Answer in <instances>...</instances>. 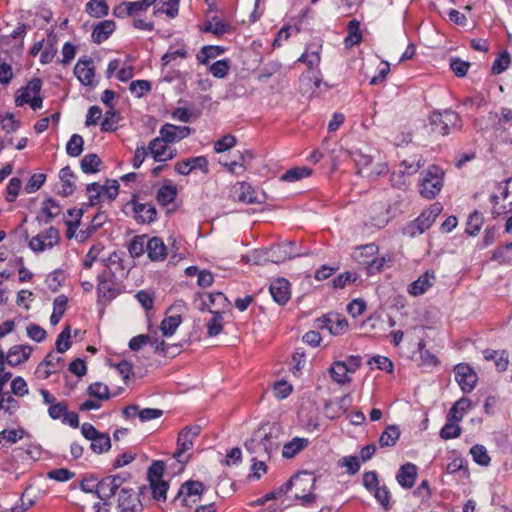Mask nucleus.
<instances>
[{"instance_id":"obj_1","label":"nucleus","mask_w":512,"mask_h":512,"mask_svg":"<svg viewBox=\"0 0 512 512\" xmlns=\"http://www.w3.org/2000/svg\"><path fill=\"white\" fill-rule=\"evenodd\" d=\"M443 170L436 166H430L423 175L419 192L426 199L435 198L443 187Z\"/></svg>"},{"instance_id":"obj_2","label":"nucleus","mask_w":512,"mask_h":512,"mask_svg":"<svg viewBox=\"0 0 512 512\" xmlns=\"http://www.w3.org/2000/svg\"><path fill=\"white\" fill-rule=\"evenodd\" d=\"M201 427L199 425H192L184 427L178 434L177 437V450L174 453V457L177 458L178 462L185 464L188 462L190 456L182 459L185 452L191 450L194 446L195 439L200 434Z\"/></svg>"},{"instance_id":"obj_3","label":"nucleus","mask_w":512,"mask_h":512,"mask_svg":"<svg viewBox=\"0 0 512 512\" xmlns=\"http://www.w3.org/2000/svg\"><path fill=\"white\" fill-rule=\"evenodd\" d=\"M86 191L89 195V205L93 206L103 197H107L110 201L114 200L118 196L119 184L116 180L107 181L106 185L94 182L87 185Z\"/></svg>"},{"instance_id":"obj_4","label":"nucleus","mask_w":512,"mask_h":512,"mask_svg":"<svg viewBox=\"0 0 512 512\" xmlns=\"http://www.w3.org/2000/svg\"><path fill=\"white\" fill-rule=\"evenodd\" d=\"M455 379L463 393H470L476 386L478 376L475 370L467 363H460L454 367Z\"/></svg>"},{"instance_id":"obj_5","label":"nucleus","mask_w":512,"mask_h":512,"mask_svg":"<svg viewBox=\"0 0 512 512\" xmlns=\"http://www.w3.org/2000/svg\"><path fill=\"white\" fill-rule=\"evenodd\" d=\"M315 328L327 329L332 335H341L348 328L346 318L339 314L329 313L315 320Z\"/></svg>"},{"instance_id":"obj_6","label":"nucleus","mask_w":512,"mask_h":512,"mask_svg":"<svg viewBox=\"0 0 512 512\" xmlns=\"http://www.w3.org/2000/svg\"><path fill=\"white\" fill-rule=\"evenodd\" d=\"M127 205L131 206L134 213V218L137 223L149 224L155 221L157 217L156 207L150 203L138 202L136 195H133L131 201Z\"/></svg>"},{"instance_id":"obj_7","label":"nucleus","mask_w":512,"mask_h":512,"mask_svg":"<svg viewBox=\"0 0 512 512\" xmlns=\"http://www.w3.org/2000/svg\"><path fill=\"white\" fill-rule=\"evenodd\" d=\"M168 143L162 136L154 138L149 143L147 149L155 162H164L175 157V150H170L167 145Z\"/></svg>"},{"instance_id":"obj_8","label":"nucleus","mask_w":512,"mask_h":512,"mask_svg":"<svg viewBox=\"0 0 512 512\" xmlns=\"http://www.w3.org/2000/svg\"><path fill=\"white\" fill-rule=\"evenodd\" d=\"M295 243L291 241L282 242L273 246L269 250V260L273 263H282L287 259L301 256L300 253L294 251Z\"/></svg>"},{"instance_id":"obj_9","label":"nucleus","mask_w":512,"mask_h":512,"mask_svg":"<svg viewBox=\"0 0 512 512\" xmlns=\"http://www.w3.org/2000/svg\"><path fill=\"white\" fill-rule=\"evenodd\" d=\"M98 294L102 297L112 299L116 296L115 272L111 269H104L97 277Z\"/></svg>"},{"instance_id":"obj_10","label":"nucleus","mask_w":512,"mask_h":512,"mask_svg":"<svg viewBox=\"0 0 512 512\" xmlns=\"http://www.w3.org/2000/svg\"><path fill=\"white\" fill-rule=\"evenodd\" d=\"M120 512H141L142 506L139 499L133 494L132 489L122 488L118 497Z\"/></svg>"},{"instance_id":"obj_11","label":"nucleus","mask_w":512,"mask_h":512,"mask_svg":"<svg viewBox=\"0 0 512 512\" xmlns=\"http://www.w3.org/2000/svg\"><path fill=\"white\" fill-rule=\"evenodd\" d=\"M74 74L85 86L93 85L95 68L91 59H79L74 67Z\"/></svg>"},{"instance_id":"obj_12","label":"nucleus","mask_w":512,"mask_h":512,"mask_svg":"<svg viewBox=\"0 0 512 512\" xmlns=\"http://www.w3.org/2000/svg\"><path fill=\"white\" fill-rule=\"evenodd\" d=\"M191 133V128L188 126H176L173 124L166 123L160 129V136L166 141L173 143L180 141Z\"/></svg>"},{"instance_id":"obj_13","label":"nucleus","mask_w":512,"mask_h":512,"mask_svg":"<svg viewBox=\"0 0 512 512\" xmlns=\"http://www.w3.org/2000/svg\"><path fill=\"white\" fill-rule=\"evenodd\" d=\"M290 284L284 278L273 281L270 285V293L273 300L279 305H284L290 299Z\"/></svg>"},{"instance_id":"obj_14","label":"nucleus","mask_w":512,"mask_h":512,"mask_svg":"<svg viewBox=\"0 0 512 512\" xmlns=\"http://www.w3.org/2000/svg\"><path fill=\"white\" fill-rule=\"evenodd\" d=\"M146 253L153 262L164 261L167 257V247L160 237H148Z\"/></svg>"},{"instance_id":"obj_15","label":"nucleus","mask_w":512,"mask_h":512,"mask_svg":"<svg viewBox=\"0 0 512 512\" xmlns=\"http://www.w3.org/2000/svg\"><path fill=\"white\" fill-rule=\"evenodd\" d=\"M417 477V466L413 463H406L399 468L396 475V480L399 485L405 489H410L414 486Z\"/></svg>"},{"instance_id":"obj_16","label":"nucleus","mask_w":512,"mask_h":512,"mask_svg":"<svg viewBox=\"0 0 512 512\" xmlns=\"http://www.w3.org/2000/svg\"><path fill=\"white\" fill-rule=\"evenodd\" d=\"M434 280V271L427 270L423 275L409 285V294L413 296H420L424 294L430 287H432Z\"/></svg>"},{"instance_id":"obj_17","label":"nucleus","mask_w":512,"mask_h":512,"mask_svg":"<svg viewBox=\"0 0 512 512\" xmlns=\"http://www.w3.org/2000/svg\"><path fill=\"white\" fill-rule=\"evenodd\" d=\"M316 481V478L308 472H301L296 475H294L289 481L281 485L276 492V497L281 496L283 494L288 493L292 487L293 484H306L308 488H311L313 483Z\"/></svg>"},{"instance_id":"obj_18","label":"nucleus","mask_w":512,"mask_h":512,"mask_svg":"<svg viewBox=\"0 0 512 512\" xmlns=\"http://www.w3.org/2000/svg\"><path fill=\"white\" fill-rule=\"evenodd\" d=\"M31 352L32 347L29 345H15L9 349L6 361L10 366H17L27 361Z\"/></svg>"},{"instance_id":"obj_19","label":"nucleus","mask_w":512,"mask_h":512,"mask_svg":"<svg viewBox=\"0 0 512 512\" xmlns=\"http://www.w3.org/2000/svg\"><path fill=\"white\" fill-rule=\"evenodd\" d=\"M116 24L113 20H103L96 24L92 31V41L96 44H101L106 41L110 35L115 31Z\"/></svg>"},{"instance_id":"obj_20","label":"nucleus","mask_w":512,"mask_h":512,"mask_svg":"<svg viewBox=\"0 0 512 512\" xmlns=\"http://www.w3.org/2000/svg\"><path fill=\"white\" fill-rule=\"evenodd\" d=\"M203 491L204 485L202 482L189 480L181 486L175 500L183 496L182 505L188 506V498L192 496H200L203 493Z\"/></svg>"},{"instance_id":"obj_21","label":"nucleus","mask_w":512,"mask_h":512,"mask_svg":"<svg viewBox=\"0 0 512 512\" xmlns=\"http://www.w3.org/2000/svg\"><path fill=\"white\" fill-rule=\"evenodd\" d=\"M321 48L322 46L316 43L308 44L305 52L298 59V62H303L307 64L308 68L311 70L318 68L321 60Z\"/></svg>"},{"instance_id":"obj_22","label":"nucleus","mask_w":512,"mask_h":512,"mask_svg":"<svg viewBox=\"0 0 512 512\" xmlns=\"http://www.w3.org/2000/svg\"><path fill=\"white\" fill-rule=\"evenodd\" d=\"M59 178L62 182V190L60 195L64 197L72 195L76 189V185L74 183L76 176L71 168L69 166L62 168L59 172Z\"/></svg>"},{"instance_id":"obj_23","label":"nucleus","mask_w":512,"mask_h":512,"mask_svg":"<svg viewBox=\"0 0 512 512\" xmlns=\"http://www.w3.org/2000/svg\"><path fill=\"white\" fill-rule=\"evenodd\" d=\"M235 194L239 201L248 204L262 203L263 201L257 196L252 186L246 182L238 183V187L235 189Z\"/></svg>"},{"instance_id":"obj_24","label":"nucleus","mask_w":512,"mask_h":512,"mask_svg":"<svg viewBox=\"0 0 512 512\" xmlns=\"http://www.w3.org/2000/svg\"><path fill=\"white\" fill-rule=\"evenodd\" d=\"M258 430H261L260 437L264 438L261 439L263 454H265L266 459H270L272 453L279 447V444L275 441L276 435H273L272 427L269 428V431L266 430L265 426L260 427Z\"/></svg>"},{"instance_id":"obj_25","label":"nucleus","mask_w":512,"mask_h":512,"mask_svg":"<svg viewBox=\"0 0 512 512\" xmlns=\"http://www.w3.org/2000/svg\"><path fill=\"white\" fill-rule=\"evenodd\" d=\"M471 407V401L466 398L462 397L458 401H456L453 406L450 408L448 414H447V420L448 421H461L466 412Z\"/></svg>"},{"instance_id":"obj_26","label":"nucleus","mask_w":512,"mask_h":512,"mask_svg":"<svg viewBox=\"0 0 512 512\" xmlns=\"http://www.w3.org/2000/svg\"><path fill=\"white\" fill-rule=\"evenodd\" d=\"M309 444L307 438L295 437L283 446L282 456L286 459L295 457L300 451L305 449Z\"/></svg>"},{"instance_id":"obj_27","label":"nucleus","mask_w":512,"mask_h":512,"mask_svg":"<svg viewBox=\"0 0 512 512\" xmlns=\"http://www.w3.org/2000/svg\"><path fill=\"white\" fill-rule=\"evenodd\" d=\"M483 355H484L485 360L495 362V366L498 371L502 372L507 369L509 360H508V354L506 351L485 349L483 351Z\"/></svg>"},{"instance_id":"obj_28","label":"nucleus","mask_w":512,"mask_h":512,"mask_svg":"<svg viewBox=\"0 0 512 512\" xmlns=\"http://www.w3.org/2000/svg\"><path fill=\"white\" fill-rule=\"evenodd\" d=\"M116 493L115 484L110 483V478H103L96 483L95 494L104 501V505L108 506V500Z\"/></svg>"},{"instance_id":"obj_29","label":"nucleus","mask_w":512,"mask_h":512,"mask_svg":"<svg viewBox=\"0 0 512 512\" xmlns=\"http://www.w3.org/2000/svg\"><path fill=\"white\" fill-rule=\"evenodd\" d=\"M148 235H137L134 236L129 245L128 251L132 258H138L147 251Z\"/></svg>"},{"instance_id":"obj_30","label":"nucleus","mask_w":512,"mask_h":512,"mask_svg":"<svg viewBox=\"0 0 512 512\" xmlns=\"http://www.w3.org/2000/svg\"><path fill=\"white\" fill-rule=\"evenodd\" d=\"M329 372L331 374L332 379L338 384H346L351 381L350 377H348V365L343 361H336L330 367Z\"/></svg>"},{"instance_id":"obj_31","label":"nucleus","mask_w":512,"mask_h":512,"mask_svg":"<svg viewBox=\"0 0 512 512\" xmlns=\"http://www.w3.org/2000/svg\"><path fill=\"white\" fill-rule=\"evenodd\" d=\"M400 437V430L397 425H389L381 433L379 444L381 447H393Z\"/></svg>"},{"instance_id":"obj_32","label":"nucleus","mask_w":512,"mask_h":512,"mask_svg":"<svg viewBox=\"0 0 512 512\" xmlns=\"http://www.w3.org/2000/svg\"><path fill=\"white\" fill-rule=\"evenodd\" d=\"M348 35L345 37V44L347 47L357 45L362 40V34L360 30V22L356 19L349 21L347 25Z\"/></svg>"},{"instance_id":"obj_33","label":"nucleus","mask_w":512,"mask_h":512,"mask_svg":"<svg viewBox=\"0 0 512 512\" xmlns=\"http://www.w3.org/2000/svg\"><path fill=\"white\" fill-rule=\"evenodd\" d=\"M101 164L102 161L97 154L89 153L82 158L80 167L85 174H95L99 171Z\"/></svg>"},{"instance_id":"obj_34","label":"nucleus","mask_w":512,"mask_h":512,"mask_svg":"<svg viewBox=\"0 0 512 512\" xmlns=\"http://www.w3.org/2000/svg\"><path fill=\"white\" fill-rule=\"evenodd\" d=\"M119 112L114 108L110 107L105 113L104 119L101 122L102 132H113L118 128Z\"/></svg>"},{"instance_id":"obj_35","label":"nucleus","mask_w":512,"mask_h":512,"mask_svg":"<svg viewBox=\"0 0 512 512\" xmlns=\"http://www.w3.org/2000/svg\"><path fill=\"white\" fill-rule=\"evenodd\" d=\"M225 52V48L222 46L206 45L201 48L197 54V60L200 64H208V61Z\"/></svg>"},{"instance_id":"obj_36","label":"nucleus","mask_w":512,"mask_h":512,"mask_svg":"<svg viewBox=\"0 0 512 512\" xmlns=\"http://www.w3.org/2000/svg\"><path fill=\"white\" fill-rule=\"evenodd\" d=\"M68 298L65 295H59L53 302V313L50 317L52 325H57L66 311Z\"/></svg>"},{"instance_id":"obj_37","label":"nucleus","mask_w":512,"mask_h":512,"mask_svg":"<svg viewBox=\"0 0 512 512\" xmlns=\"http://www.w3.org/2000/svg\"><path fill=\"white\" fill-rule=\"evenodd\" d=\"M86 12L94 18H101L108 15L109 7L106 0H90L86 4Z\"/></svg>"},{"instance_id":"obj_38","label":"nucleus","mask_w":512,"mask_h":512,"mask_svg":"<svg viewBox=\"0 0 512 512\" xmlns=\"http://www.w3.org/2000/svg\"><path fill=\"white\" fill-rule=\"evenodd\" d=\"M261 436V430H257L253 433L252 437L247 440L244 444L247 451L251 454H255L256 457L266 458L265 454H263V446L261 443V439H264Z\"/></svg>"},{"instance_id":"obj_39","label":"nucleus","mask_w":512,"mask_h":512,"mask_svg":"<svg viewBox=\"0 0 512 512\" xmlns=\"http://www.w3.org/2000/svg\"><path fill=\"white\" fill-rule=\"evenodd\" d=\"M443 120L442 124H444V129H447V135L451 130H461L462 128V120L459 114L452 110L443 111Z\"/></svg>"},{"instance_id":"obj_40","label":"nucleus","mask_w":512,"mask_h":512,"mask_svg":"<svg viewBox=\"0 0 512 512\" xmlns=\"http://www.w3.org/2000/svg\"><path fill=\"white\" fill-rule=\"evenodd\" d=\"M180 0H159V6L155 8L154 13H164L169 18H175L179 13Z\"/></svg>"},{"instance_id":"obj_41","label":"nucleus","mask_w":512,"mask_h":512,"mask_svg":"<svg viewBox=\"0 0 512 512\" xmlns=\"http://www.w3.org/2000/svg\"><path fill=\"white\" fill-rule=\"evenodd\" d=\"M492 260L499 264L512 263V242L506 243L493 251Z\"/></svg>"},{"instance_id":"obj_42","label":"nucleus","mask_w":512,"mask_h":512,"mask_svg":"<svg viewBox=\"0 0 512 512\" xmlns=\"http://www.w3.org/2000/svg\"><path fill=\"white\" fill-rule=\"evenodd\" d=\"M483 222L482 213L474 211L468 217L465 232L470 236H476L480 232Z\"/></svg>"},{"instance_id":"obj_43","label":"nucleus","mask_w":512,"mask_h":512,"mask_svg":"<svg viewBox=\"0 0 512 512\" xmlns=\"http://www.w3.org/2000/svg\"><path fill=\"white\" fill-rule=\"evenodd\" d=\"M314 485L315 482L313 483L311 488H308L306 484H293V486L296 487V489L300 490L301 492H297L295 494V498L301 500L302 505L309 506L315 501L316 495L312 493V491L314 490Z\"/></svg>"},{"instance_id":"obj_44","label":"nucleus","mask_w":512,"mask_h":512,"mask_svg":"<svg viewBox=\"0 0 512 512\" xmlns=\"http://www.w3.org/2000/svg\"><path fill=\"white\" fill-rule=\"evenodd\" d=\"M177 196V188L173 185H164L160 187L156 194L157 201L166 206L172 203Z\"/></svg>"},{"instance_id":"obj_45","label":"nucleus","mask_w":512,"mask_h":512,"mask_svg":"<svg viewBox=\"0 0 512 512\" xmlns=\"http://www.w3.org/2000/svg\"><path fill=\"white\" fill-rule=\"evenodd\" d=\"M312 174V170L307 167H294L286 171L282 176L281 180L285 182H295L303 178L309 177Z\"/></svg>"},{"instance_id":"obj_46","label":"nucleus","mask_w":512,"mask_h":512,"mask_svg":"<svg viewBox=\"0 0 512 512\" xmlns=\"http://www.w3.org/2000/svg\"><path fill=\"white\" fill-rule=\"evenodd\" d=\"M90 448L94 453L102 454L111 448V439L107 433L99 435L91 441Z\"/></svg>"},{"instance_id":"obj_47","label":"nucleus","mask_w":512,"mask_h":512,"mask_svg":"<svg viewBox=\"0 0 512 512\" xmlns=\"http://www.w3.org/2000/svg\"><path fill=\"white\" fill-rule=\"evenodd\" d=\"M61 206L53 198H47L42 203L41 212L46 216V223L56 218L61 213Z\"/></svg>"},{"instance_id":"obj_48","label":"nucleus","mask_w":512,"mask_h":512,"mask_svg":"<svg viewBox=\"0 0 512 512\" xmlns=\"http://www.w3.org/2000/svg\"><path fill=\"white\" fill-rule=\"evenodd\" d=\"M213 314L212 318L207 322V335L210 337L217 336L223 330V316L220 312L211 311Z\"/></svg>"},{"instance_id":"obj_49","label":"nucleus","mask_w":512,"mask_h":512,"mask_svg":"<svg viewBox=\"0 0 512 512\" xmlns=\"http://www.w3.org/2000/svg\"><path fill=\"white\" fill-rule=\"evenodd\" d=\"M181 321L182 319L180 315L169 316L164 318L160 326L162 334L166 337L172 336L179 327V325L181 324Z\"/></svg>"},{"instance_id":"obj_50","label":"nucleus","mask_w":512,"mask_h":512,"mask_svg":"<svg viewBox=\"0 0 512 512\" xmlns=\"http://www.w3.org/2000/svg\"><path fill=\"white\" fill-rule=\"evenodd\" d=\"M426 343L424 340H421L418 343V350L420 352V358H421V365L433 368L436 367L439 364L438 358L429 350L425 349Z\"/></svg>"},{"instance_id":"obj_51","label":"nucleus","mask_w":512,"mask_h":512,"mask_svg":"<svg viewBox=\"0 0 512 512\" xmlns=\"http://www.w3.org/2000/svg\"><path fill=\"white\" fill-rule=\"evenodd\" d=\"M87 394L90 397L97 398L98 400H108L110 398V392L107 385L102 382H94L87 388Z\"/></svg>"},{"instance_id":"obj_52","label":"nucleus","mask_w":512,"mask_h":512,"mask_svg":"<svg viewBox=\"0 0 512 512\" xmlns=\"http://www.w3.org/2000/svg\"><path fill=\"white\" fill-rule=\"evenodd\" d=\"M470 454L472 455L473 460L481 465L488 466L490 464L491 458L488 455L487 449L480 444H475L470 448Z\"/></svg>"},{"instance_id":"obj_53","label":"nucleus","mask_w":512,"mask_h":512,"mask_svg":"<svg viewBox=\"0 0 512 512\" xmlns=\"http://www.w3.org/2000/svg\"><path fill=\"white\" fill-rule=\"evenodd\" d=\"M458 422L447 420V423L440 430V437L444 440L458 438L462 433L461 427L457 424Z\"/></svg>"},{"instance_id":"obj_54","label":"nucleus","mask_w":512,"mask_h":512,"mask_svg":"<svg viewBox=\"0 0 512 512\" xmlns=\"http://www.w3.org/2000/svg\"><path fill=\"white\" fill-rule=\"evenodd\" d=\"M83 145V137L73 134L66 145V152L70 157H78L83 151Z\"/></svg>"},{"instance_id":"obj_55","label":"nucleus","mask_w":512,"mask_h":512,"mask_svg":"<svg viewBox=\"0 0 512 512\" xmlns=\"http://www.w3.org/2000/svg\"><path fill=\"white\" fill-rule=\"evenodd\" d=\"M71 338V330L70 326L66 325L64 329L61 331V333L57 336L56 339V351L58 353H64L66 352L72 345V342L70 340Z\"/></svg>"},{"instance_id":"obj_56","label":"nucleus","mask_w":512,"mask_h":512,"mask_svg":"<svg viewBox=\"0 0 512 512\" xmlns=\"http://www.w3.org/2000/svg\"><path fill=\"white\" fill-rule=\"evenodd\" d=\"M511 58L507 51L502 52L493 62L491 73L499 75L503 73L510 66Z\"/></svg>"},{"instance_id":"obj_57","label":"nucleus","mask_w":512,"mask_h":512,"mask_svg":"<svg viewBox=\"0 0 512 512\" xmlns=\"http://www.w3.org/2000/svg\"><path fill=\"white\" fill-rule=\"evenodd\" d=\"M231 66L229 59H222L214 62L210 68V73L216 78H224L227 76Z\"/></svg>"},{"instance_id":"obj_58","label":"nucleus","mask_w":512,"mask_h":512,"mask_svg":"<svg viewBox=\"0 0 512 512\" xmlns=\"http://www.w3.org/2000/svg\"><path fill=\"white\" fill-rule=\"evenodd\" d=\"M230 24L223 20H213L206 23L204 27L205 32H211L217 36L224 35L225 33L230 31Z\"/></svg>"},{"instance_id":"obj_59","label":"nucleus","mask_w":512,"mask_h":512,"mask_svg":"<svg viewBox=\"0 0 512 512\" xmlns=\"http://www.w3.org/2000/svg\"><path fill=\"white\" fill-rule=\"evenodd\" d=\"M20 407L19 402L9 393H5L0 397V411H4L8 415H13Z\"/></svg>"},{"instance_id":"obj_60","label":"nucleus","mask_w":512,"mask_h":512,"mask_svg":"<svg viewBox=\"0 0 512 512\" xmlns=\"http://www.w3.org/2000/svg\"><path fill=\"white\" fill-rule=\"evenodd\" d=\"M443 120V112H433L429 117V125L431 127V132L435 134H439L442 136L447 135V129H444V124H442Z\"/></svg>"},{"instance_id":"obj_61","label":"nucleus","mask_w":512,"mask_h":512,"mask_svg":"<svg viewBox=\"0 0 512 512\" xmlns=\"http://www.w3.org/2000/svg\"><path fill=\"white\" fill-rule=\"evenodd\" d=\"M424 165V161L421 157H414L412 159H405L400 164V169L405 171L406 175L415 174L422 166Z\"/></svg>"},{"instance_id":"obj_62","label":"nucleus","mask_w":512,"mask_h":512,"mask_svg":"<svg viewBox=\"0 0 512 512\" xmlns=\"http://www.w3.org/2000/svg\"><path fill=\"white\" fill-rule=\"evenodd\" d=\"M151 83L147 80H135L130 83L131 93L140 98L151 91Z\"/></svg>"},{"instance_id":"obj_63","label":"nucleus","mask_w":512,"mask_h":512,"mask_svg":"<svg viewBox=\"0 0 512 512\" xmlns=\"http://www.w3.org/2000/svg\"><path fill=\"white\" fill-rule=\"evenodd\" d=\"M375 499L379 502V504L385 509H390V498L391 494L387 486H379L373 491Z\"/></svg>"},{"instance_id":"obj_64","label":"nucleus","mask_w":512,"mask_h":512,"mask_svg":"<svg viewBox=\"0 0 512 512\" xmlns=\"http://www.w3.org/2000/svg\"><path fill=\"white\" fill-rule=\"evenodd\" d=\"M0 124L6 133L15 132L20 127V121L16 120L12 113L0 115Z\"/></svg>"}]
</instances>
